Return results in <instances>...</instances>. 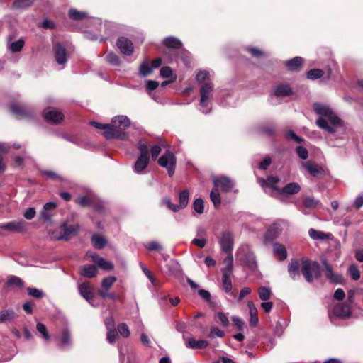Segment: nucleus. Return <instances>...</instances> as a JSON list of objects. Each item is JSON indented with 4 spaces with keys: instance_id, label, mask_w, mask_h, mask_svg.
Returning <instances> with one entry per match:
<instances>
[{
    "instance_id": "1",
    "label": "nucleus",
    "mask_w": 363,
    "mask_h": 363,
    "mask_svg": "<svg viewBox=\"0 0 363 363\" xmlns=\"http://www.w3.org/2000/svg\"><path fill=\"white\" fill-rule=\"evenodd\" d=\"M287 268L289 275L294 281L299 280L302 274L307 283L312 284L322 276L320 264L307 257H303L301 262L296 259H291Z\"/></svg>"
},
{
    "instance_id": "2",
    "label": "nucleus",
    "mask_w": 363,
    "mask_h": 363,
    "mask_svg": "<svg viewBox=\"0 0 363 363\" xmlns=\"http://www.w3.org/2000/svg\"><path fill=\"white\" fill-rule=\"evenodd\" d=\"M130 125V119L125 116H118L112 118L109 123V128L103 133L104 137L107 140L118 139L127 140L128 134L125 129Z\"/></svg>"
},
{
    "instance_id": "3",
    "label": "nucleus",
    "mask_w": 363,
    "mask_h": 363,
    "mask_svg": "<svg viewBox=\"0 0 363 363\" xmlns=\"http://www.w3.org/2000/svg\"><path fill=\"white\" fill-rule=\"evenodd\" d=\"M224 263L226 266L222 269L223 288L226 293H229L233 288L230 277L233 270V258L231 256H228L224 259Z\"/></svg>"
},
{
    "instance_id": "4",
    "label": "nucleus",
    "mask_w": 363,
    "mask_h": 363,
    "mask_svg": "<svg viewBox=\"0 0 363 363\" xmlns=\"http://www.w3.org/2000/svg\"><path fill=\"white\" fill-rule=\"evenodd\" d=\"M158 164L167 170L168 175L172 177L175 172L177 157L170 150L165 152L158 159Z\"/></svg>"
},
{
    "instance_id": "5",
    "label": "nucleus",
    "mask_w": 363,
    "mask_h": 363,
    "mask_svg": "<svg viewBox=\"0 0 363 363\" xmlns=\"http://www.w3.org/2000/svg\"><path fill=\"white\" fill-rule=\"evenodd\" d=\"M313 110L317 114L326 117L332 125H341L342 120L328 106L315 103L313 105Z\"/></svg>"
},
{
    "instance_id": "6",
    "label": "nucleus",
    "mask_w": 363,
    "mask_h": 363,
    "mask_svg": "<svg viewBox=\"0 0 363 363\" xmlns=\"http://www.w3.org/2000/svg\"><path fill=\"white\" fill-rule=\"evenodd\" d=\"M219 244L222 252L228 254V256H231L233 258L232 251L233 249L234 238L232 233L230 231L223 232L219 240Z\"/></svg>"
},
{
    "instance_id": "7",
    "label": "nucleus",
    "mask_w": 363,
    "mask_h": 363,
    "mask_svg": "<svg viewBox=\"0 0 363 363\" xmlns=\"http://www.w3.org/2000/svg\"><path fill=\"white\" fill-rule=\"evenodd\" d=\"M79 228V225H67L66 223H63L61 225V234L58 236H55L54 235V233H52L51 238L56 240L68 241L72 235H76L78 233Z\"/></svg>"
},
{
    "instance_id": "8",
    "label": "nucleus",
    "mask_w": 363,
    "mask_h": 363,
    "mask_svg": "<svg viewBox=\"0 0 363 363\" xmlns=\"http://www.w3.org/2000/svg\"><path fill=\"white\" fill-rule=\"evenodd\" d=\"M116 46L120 52L126 56H131L134 52L133 42L126 37H119L116 40Z\"/></svg>"
},
{
    "instance_id": "9",
    "label": "nucleus",
    "mask_w": 363,
    "mask_h": 363,
    "mask_svg": "<svg viewBox=\"0 0 363 363\" xmlns=\"http://www.w3.org/2000/svg\"><path fill=\"white\" fill-rule=\"evenodd\" d=\"M55 58L57 64L65 65L68 60V52L65 46L61 43H56L53 45Z\"/></svg>"
},
{
    "instance_id": "10",
    "label": "nucleus",
    "mask_w": 363,
    "mask_h": 363,
    "mask_svg": "<svg viewBox=\"0 0 363 363\" xmlns=\"http://www.w3.org/2000/svg\"><path fill=\"white\" fill-rule=\"evenodd\" d=\"M303 166L307 172L313 177H318L320 175L326 174L325 170L319 164L312 161H308L303 163Z\"/></svg>"
},
{
    "instance_id": "11",
    "label": "nucleus",
    "mask_w": 363,
    "mask_h": 363,
    "mask_svg": "<svg viewBox=\"0 0 363 363\" xmlns=\"http://www.w3.org/2000/svg\"><path fill=\"white\" fill-rule=\"evenodd\" d=\"M78 290L79 294L87 301L93 300L94 297V288L89 281L79 284Z\"/></svg>"
},
{
    "instance_id": "12",
    "label": "nucleus",
    "mask_w": 363,
    "mask_h": 363,
    "mask_svg": "<svg viewBox=\"0 0 363 363\" xmlns=\"http://www.w3.org/2000/svg\"><path fill=\"white\" fill-rule=\"evenodd\" d=\"M333 313L339 318H349L351 315L350 306L345 302L337 303L333 308Z\"/></svg>"
},
{
    "instance_id": "13",
    "label": "nucleus",
    "mask_w": 363,
    "mask_h": 363,
    "mask_svg": "<svg viewBox=\"0 0 363 363\" xmlns=\"http://www.w3.org/2000/svg\"><path fill=\"white\" fill-rule=\"evenodd\" d=\"M213 184L215 188L220 186L224 192L230 191L234 186L233 181L229 177L225 176L213 179Z\"/></svg>"
},
{
    "instance_id": "14",
    "label": "nucleus",
    "mask_w": 363,
    "mask_h": 363,
    "mask_svg": "<svg viewBox=\"0 0 363 363\" xmlns=\"http://www.w3.org/2000/svg\"><path fill=\"white\" fill-rule=\"evenodd\" d=\"M44 118L46 121L53 124L60 123L64 118L63 113L55 109L45 111Z\"/></svg>"
},
{
    "instance_id": "15",
    "label": "nucleus",
    "mask_w": 363,
    "mask_h": 363,
    "mask_svg": "<svg viewBox=\"0 0 363 363\" xmlns=\"http://www.w3.org/2000/svg\"><path fill=\"white\" fill-rule=\"evenodd\" d=\"M213 90V86L208 82H205L200 89V106L202 107L208 106V100L211 92Z\"/></svg>"
},
{
    "instance_id": "16",
    "label": "nucleus",
    "mask_w": 363,
    "mask_h": 363,
    "mask_svg": "<svg viewBox=\"0 0 363 363\" xmlns=\"http://www.w3.org/2000/svg\"><path fill=\"white\" fill-rule=\"evenodd\" d=\"M304 60L301 57H295L285 62V66L289 71L299 72L302 69Z\"/></svg>"
},
{
    "instance_id": "17",
    "label": "nucleus",
    "mask_w": 363,
    "mask_h": 363,
    "mask_svg": "<svg viewBox=\"0 0 363 363\" xmlns=\"http://www.w3.org/2000/svg\"><path fill=\"white\" fill-rule=\"evenodd\" d=\"M301 191V186L296 182H291L281 188L279 194L283 195H293Z\"/></svg>"
},
{
    "instance_id": "18",
    "label": "nucleus",
    "mask_w": 363,
    "mask_h": 363,
    "mask_svg": "<svg viewBox=\"0 0 363 363\" xmlns=\"http://www.w3.org/2000/svg\"><path fill=\"white\" fill-rule=\"evenodd\" d=\"M162 44L167 48H172L174 50H179L183 46L182 41L173 36H169L164 38Z\"/></svg>"
},
{
    "instance_id": "19",
    "label": "nucleus",
    "mask_w": 363,
    "mask_h": 363,
    "mask_svg": "<svg viewBox=\"0 0 363 363\" xmlns=\"http://www.w3.org/2000/svg\"><path fill=\"white\" fill-rule=\"evenodd\" d=\"M281 229L276 224L269 227L267 230L264 236V240L267 242H272L276 239L281 233Z\"/></svg>"
},
{
    "instance_id": "20",
    "label": "nucleus",
    "mask_w": 363,
    "mask_h": 363,
    "mask_svg": "<svg viewBox=\"0 0 363 363\" xmlns=\"http://www.w3.org/2000/svg\"><path fill=\"white\" fill-rule=\"evenodd\" d=\"M149 162L150 156L139 155L134 165V171L137 173L142 172L147 167Z\"/></svg>"
},
{
    "instance_id": "21",
    "label": "nucleus",
    "mask_w": 363,
    "mask_h": 363,
    "mask_svg": "<svg viewBox=\"0 0 363 363\" xmlns=\"http://www.w3.org/2000/svg\"><path fill=\"white\" fill-rule=\"evenodd\" d=\"M292 94L293 90L289 84H279L274 89V95L277 97H286Z\"/></svg>"
},
{
    "instance_id": "22",
    "label": "nucleus",
    "mask_w": 363,
    "mask_h": 363,
    "mask_svg": "<svg viewBox=\"0 0 363 363\" xmlns=\"http://www.w3.org/2000/svg\"><path fill=\"white\" fill-rule=\"evenodd\" d=\"M97 268L94 264H87L80 267V274L84 277L93 278L97 274Z\"/></svg>"
},
{
    "instance_id": "23",
    "label": "nucleus",
    "mask_w": 363,
    "mask_h": 363,
    "mask_svg": "<svg viewBox=\"0 0 363 363\" xmlns=\"http://www.w3.org/2000/svg\"><path fill=\"white\" fill-rule=\"evenodd\" d=\"M0 228L10 232H21L23 230V224L21 222L12 221L0 225Z\"/></svg>"
},
{
    "instance_id": "24",
    "label": "nucleus",
    "mask_w": 363,
    "mask_h": 363,
    "mask_svg": "<svg viewBox=\"0 0 363 363\" xmlns=\"http://www.w3.org/2000/svg\"><path fill=\"white\" fill-rule=\"evenodd\" d=\"M186 345L188 348L191 349H205L209 343L204 340H196L194 338H189Z\"/></svg>"
},
{
    "instance_id": "25",
    "label": "nucleus",
    "mask_w": 363,
    "mask_h": 363,
    "mask_svg": "<svg viewBox=\"0 0 363 363\" xmlns=\"http://www.w3.org/2000/svg\"><path fill=\"white\" fill-rule=\"evenodd\" d=\"M247 306L250 309V327H255L259 322L257 310L252 301H248Z\"/></svg>"
},
{
    "instance_id": "26",
    "label": "nucleus",
    "mask_w": 363,
    "mask_h": 363,
    "mask_svg": "<svg viewBox=\"0 0 363 363\" xmlns=\"http://www.w3.org/2000/svg\"><path fill=\"white\" fill-rule=\"evenodd\" d=\"M274 254L279 257V260L283 261L287 258V251L284 245L275 242L273 245Z\"/></svg>"
},
{
    "instance_id": "27",
    "label": "nucleus",
    "mask_w": 363,
    "mask_h": 363,
    "mask_svg": "<svg viewBox=\"0 0 363 363\" xmlns=\"http://www.w3.org/2000/svg\"><path fill=\"white\" fill-rule=\"evenodd\" d=\"M93 246L98 250L103 249L107 244L106 240L101 235L94 234L91 238Z\"/></svg>"
},
{
    "instance_id": "28",
    "label": "nucleus",
    "mask_w": 363,
    "mask_h": 363,
    "mask_svg": "<svg viewBox=\"0 0 363 363\" xmlns=\"http://www.w3.org/2000/svg\"><path fill=\"white\" fill-rule=\"evenodd\" d=\"M69 17L73 21H82L88 18V13L71 9L69 11Z\"/></svg>"
},
{
    "instance_id": "29",
    "label": "nucleus",
    "mask_w": 363,
    "mask_h": 363,
    "mask_svg": "<svg viewBox=\"0 0 363 363\" xmlns=\"http://www.w3.org/2000/svg\"><path fill=\"white\" fill-rule=\"evenodd\" d=\"M10 111L13 114H14L17 118L18 117H24L29 115V111L26 109L23 108L19 105L13 104L10 106Z\"/></svg>"
},
{
    "instance_id": "30",
    "label": "nucleus",
    "mask_w": 363,
    "mask_h": 363,
    "mask_svg": "<svg viewBox=\"0 0 363 363\" xmlns=\"http://www.w3.org/2000/svg\"><path fill=\"white\" fill-rule=\"evenodd\" d=\"M6 285L8 287L16 286L19 289H22L24 286V282L18 277L9 276L7 279Z\"/></svg>"
},
{
    "instance_id": "31",
    "label": "nucleus",
    "mask_w": 363,
    "mask_h": 363,
    "mask_svg": "<svg viewBox=\"0 0 363 363\" xmlns=\"http://www.w3.org/2000/svg\"><path fill=\"white\" fill-rule=\"evenodd\" d=\"M210 198L216 208H218L221 203V198L218 188L213 187L210 194Z\"/></svg>"
},
{
    "instance_id": "32",
    "label": "nucleus",
    "mask_w": 363,
    "mask_h": 363,
    "mask_svg": "<svg viewBox=\"0 0 363 363\" xmlns=\"http://www.w3.org/2000/svg\"><path fill=\"white\" fill-rule=\"evenodd\" d=\"M189 192L187 189H184L180 192L179 198V204L178 205V206H179V210L182 208H184L187 206L189 203Z\"/></svg>"
},
{
    "instance_id": "33",
    "label": "nucleus",
    "mask_w": 363,
    "mask_h": 363,
    "mask_svg": "<svg viewBox=\"0 0 363 363\" xmlns=\"http://www.w3.org/2000/svg\"><path fill=\"white\" fill-rule=\"evenodd\" d=\"M35 1V0H15L12 6L16 9H26L31 6Z\"/></svg>"
},
{
    "instance_id": "34",
    "label": "nucleus",
    "mask_w": 363,
    "mask_h": 363,
    "mask_svg": "<svg viewBox=\"0 0 363 363\" xmlns=\"http://www.w3.org/2000/svg\"><path fill=\"white\" fill-rule=\"evenodd\" d=\"M244 262L247 267L251 270H255L257 268V262L253 254L247 253L245 256Z\"/></svg>"
},
{
    "instance_id": "35",
    "label": "nucleus",
    "mask_w": 363,
    "mask_h": 363,
    "mask_svg": "<svg viewBox=\"0 0 363 363\" xmlns=\"http://www.w3.org/2000/svg\"><path fill=\"white\" fill-rule=\"evenodd\" d=\"M316 124L320 128L325 130L330 133H335L336 132V129L334 127L329 125L327 121L322 117L317 120Z\"/></svg>"
},
{
    "instance_id": "36",
    "label": "nucleus",
    "mask_w": 363,
    "mask_h": 363,
    "mask_svg": "<svg viewBox=\"0 0 363 363\" xmlns=\"http://www.w3.org/2000/svg\"><path fill=\"white\" fill-rule=\"evenodd\" d=\"M324 73V71L321 69H312L307 72L306 77L311 80H315L321 78Z\"/></svg>"
},
{
    "instance_id": "37",
    "label": "nucleus",
    "mask_w": 363,
    "mask_h": 363,
    "mask_svg": "<svg viewBox=\"0 0 363 363\" xmlns=\"http://www.w3.org/2000/svg\"><path fill=\"white\" fill-rule=\"evenodd\" d=\"M16 318V313L11 310H3L0 312V323Z\"/></svg>"
},
{
    "instance_id": "38",
    "label": "nucleus",
    "mask_w": 363,
    "mask_h": 363,
    "mask_svg": "<svg viewBox=\"0 0 363 363\" xmlns=\"http://www.w3.org/2000/svg\"><path fill=\"white\" fill-rule=\"evenodd\" d=\"M309 235L313 240H325L328 239L331 235L311 228L309 230Z\"/></svg>"
},
{
    "instance_id": "39",
    "label": "nucleus",
    "mask_w": 363,
    "mask_h": 363,
    "mask_svg": "<svg viewBox=\"0 0 363 363\" xmlns=\"http://www.w3.org/2000/svg\"><path fill=\"white\" fill-rule=\"evenodd\" d=\"M116 281V277L113 276H109L103 279L101 281V286L106 291L109 290L113 284Z\"/></svg>"
},
{
    "instance_id": "40",
    "label": "nucleus",
    "mask_w": 363,
    "mask_h": 363,
    "mask_svg": "<svg viewBox=\"0 0 363 363\" xmlns=\"http://www.w3.org/2000/svg\"><path fill=\"white\" fill-rule=\"evenodd\" d=\"M97 264L101 269L106 271H111L114 268V265L112 262L106 261L102 257L99 258Z\"/></svg>"
},
{
    "instance_id": "41",
    "label": "nucleus",
    "mask_w": 363,
    "mask_h": 363,
    "mask_svg": "<svg viewBox=\"0 0 363 363\" xmlns=\"http://www.w3.org/2000/svg\"><path fill=\"white\" fill-rule=\"evenodd\" d=\"M215 320L217 322H220L224 328H227L229 325V320L227 315L223 312H218L215 315Z\"/></svg>"
},
{
    "instance_id": "42",
    "label": "nucleus",
    "mask_w": 363,
    "mask_h": 363,
    "mask_svg": "<svg viewBox=\"0 0 363 363\" xmlns=\"http://www.w3.org/2000/svg\"><path fill=\"white\" fill-rule=\"evenodd\" d=\"M259 297L262 301H267L271 296V291L265 286H261L258 289Z\"/></svg>"
},
{
    "instance_id": "43",
    "label": "nucleus",
    "mask_w": 363,
    "mask_h": 363,
    "mask_svg": "<svg viewBox=\"0 0 363 363\" xmlns=\"http://www.w3.org/2000/svg\"><path fill=\"white\" fill-rule=\"evenodd\" d=\"M92 198L88 197L86 196H83L79 197L76 201V203L83 208L90 207L91 204H92Z\"/></svg>"
},
{
    "instance_id": "44",
    "label": "nucleus",
    "mask_w": 363,
    "mask_h": 363,
    "mask_svg": "<svg viewBox=\"0 0 363 363\" xmlns=\"http://www.w3.org/2000/svg\"><path fill=\"white\" fill-rule=\"evenodd\" d=\"M304 206L307 208H315L319 203V201L315 200L314 198L307 196L303 201Z\"/></svg>"
},
{
    "instance_id": "45",
    "label": "nucleus",
    "mask_w": 363,
    "mask_h": 363,
    "mask_svg": "<svg viewBox=\"0 0 363 363\" xmlns=\"http://www.w3.org/2000/svg\"><path fill=\"white\" fill-rule=\"evenodd\" d=\"M193 208L196 213L199 214L203 213L204 211V202L203 199L201 198L196 199L193 203Z\"/></svg>"
},
{
    "instance_id": "46",
    "label": "nucleus",
    "mask_w": 363,
    "mask_h": 363,
    "mask_svg": "<svg viewBox=\"0 0 363 363\" xmlns=\"http://www.w3.org/2000/svg\"><path fill=\"white\" fill-rule=\"evenodd\" d=\"M260 131L263 134L273 136L275 135V126L273 124H267L260 127Z\"/></svg>"
},
{
    "instance_id": "47",
    "label": "nucleus",
    "mask_w": 363,
    "mask_h": 363,
    "mask_svg": "<svg viewBox=\"0 0 363 363\" xmlns=\"http://www.w3.org/2000/svg\"><path fill=\"white\" fill-rule=\"evenodd\" d=\"M36 330L42 335L43 337L45 340H49L50 339L47 328L43 323H38L36 325Z\"/></svg>"
},
{
    "instance_id": "48",
    "label": "nucleus",
    "mask_w": 363,
    "mask_h": 363,
    "mask_svg": "<svg viewBox=\"0 0 363 363\" xmlns=\"http://www.w3.org/2000/svg\"><path fill=\"white\" fill-rule=\"evenodd\" d=\"M106 60L108 61V63L113 65H115V66H118L120 65L121 64V61H120V58L118 56L117 54L111 52H109L107 55H106Z\"/></svg>"
},
{
    "instance_id": "49",
    "label": "nucleus",
    "mask_w": 363,
    "mask_h": 363,
    "mask_svg": "<svg viewBox=\"0 0 363 363\" xmlns=\"http://www.w3.org/2000/svg\"><path fill=\"white\" fill-rule=\"evenodd\" d=\"M279 181L280 179L277 177L269 176L267 177L268 186H271L272 189L277 191L278 193L279 192V190L281 189L277 186V183Z\"/></svg>"
},
{
    "instance_id": "50",
    "label": "nucleus",
    "mask_w": 363,
    "mask_h": 363,
    "mask_svg": "<svg viewBox=\"0 0 363 363\" xmlns=\"http://www.w3.org/2000/svg\"><path fill=\"white\" fill-rule=\"evenodd\" d=\"M71 344V335L67 329H64L61 335V345H69Z\"/></svg>"
},
{
    "instance_id": "51",
    "label": "nucleus",
    "mask_w": 363,
    "mask_h": 363,
    "mask_svg": "<svg viewBox=\"0 0 363 363\" xmlns=\"http://www.w3.org/2000/svg\"><path fill=\"white\" fill-rule=\"evenodd\" d=\"M152 72V68L150 65L144 62L140 66V73L143 77H146Z\"/></svg>"
},
{
    "instance_id": "52",
    "label": "nucleus",
    "mask_w": 363,
    "mask_h": 363,
    "mask_svg": "<svg viewBox=\"0 0 363 363\" xmlns=\"http://www.w3.org/2000/svg\"><path fill=\"white\" fill-rule=\"evenodd\" d=\"M40 174L43 176H46L48 178L52 180L61 181L62 177L58 175L56 172L51 170H40Z\"/></svg>"
},
{
    "instance_id": "53",
    "label": "nucleus",
    "mask_w": 363,
    "mask_h": 363,
    "mask_svg": "<svg viewBox=\"0 0 363 363\" xmlns=\"http://www.w3.org/2000/svg\"><path fill=\"white\" fill-rule=\"evenodd\" d=\"M23 45L24 41L22 39H19L11 44L10 49L13 52H18L22 50Z\"/></svg>"
},
{
    "instance_id": "54",
    "label": "nucleus",
    "mask_w": 363,
    "mask_h": 363,
    "mask_svg": "<svg viewBox=\"0 0 363 363\" xmlns=\"http://www.w3.org/2000/svg\"><path fill=\"white\" fill-rule=\"evenodd\" d=\"M118 330L123 337H128L130 335L128 326L124 323L118 325Z\"/></svg>"
},
{
    "instance_id": "55",
    "label": "nucleus",
    "mask_w": 363,
    "mask_h": 363,
    "mask_svg": "<svg viewBox=\"0 0 363 363\" xmlns=\"http://www.w3.org/2000/svg\"><path fill=\"white\" fill-rule=\"evenodd\" d=\"M295 152L302 160H306L308 157V150L303 146H297L295 149Z\"/></svg>"
},
{
    "instance_id": "56",
    "label": "nucleus",
    "mask_w": 363,
    "mask_h": 363,
    "mask_svg": "<svg viewBox=\"0 0 363 363\" xmlns=\"http://www.w3.org/2000/svg\"><path fill=\"white\" fill-rule=\"evenodd\" d=\"M322 264L325 269V275L326 278L329 279L330 277L334 274L333 267L330 264L328 263L326 259L322 260Z\"/></svg>"
},
{
    "instance_id": "57",
    "label": "nucleus",
    "mask_w": 363,
    "mask_h": 363,
    "mask_svg": "<svg viewBox=\"0 0 363 363\" xmlns=\"http://www.w3.org/2000/svg\"><path fill=\"white\" fill-rule=\"evenodd\" d=\"M138 149L140 151V155L149 156L147 145L145 141L140 140L138 145Z\"/></svg>"
},
{
    "instance_id": "58",
    "label": "nucleus",
    "mask_w": 363,
    "mask_h": 363,
    "mask_svg": "<svg viewBox=\"0 0 363 363\" xmlns=\"http://www.w3.org/2000/svg\"><path fill=\"white\" fill-rule=\"evenodd\" d=\"M349 273L351 276V277L357 281L360 278V272L358 269L357 267L354 264H352L349 267Z\"/></svg>"
},
{
    "instance_id": "59",
    "label": "nucleus",
    "mask_w": 363,
    "mask_h": 363,
    "mask_svg": "<svg viewBox=\"0 0 363 363\" xmlns=\"http://www.w3.org/2000/svg\"><path fill=\"white\" fill-rule=\"evenodd\" d=\"M215 336L218 337H223L225 336V333L223 330H220L217 327H212L208 334V337L210 338H213Z\"/></svg>"
},
{
    "instance_id": "60",
    "label": "nucleus",
    "mask_w": 363,
    "mask_h": 363,
    "mask_svg": "<svg viewBox=\"0 0 363 363\" xmlns=\"http://www.w3.org/2000/svg\"><path fill=\"white\" fill-rule=\"evenodd\" d=\"M28 295L35 297L36 298H41L43 296V293L41 290L35 288L28 287L27 289Z\"/></svg>"
},
{
    "instance_id": "61",
    "label": "nucleus",
    "mask_w": 363,
    "mask_h": 363,
    "mask_svg": "<svg viewBox=\"0 0 363 363\" xmlns=\"http://www.w3.org/2000/svg\"><path fill=\"white\" fill-rule=\"evenodd\" d=\"M208 79H209V73H208V72H207L206 70L199 71L196 76V81H198L199 82H204Z\"/></svg>"
},
{
    "instance_id": "62",
    "label": "nucleus",
    "mask_w": 363,
    "mask_h": 363,
    "mask_svg": "<svg viewBox=\"0 0 363 363\" xmlns=\"http://www.w3.org/2000/svg\"><path fill=\"white\" fill-rule=\"evenodd\" d=\"M160 74L162 77L168 78L172 75V69L170 67L164 66L160 69Z\"/></svg>"
},
{
    "instance_id": "63",
    "label": "nucleus",
    "mask_w": 363,
    "mask_h": 363,
    "mask_svg": "<svg viewBox=\"0 0 363 363\" xmlns=\"http://www.w3.org/2000/svg\"><path fill=\"white\" fill-rule=\"evenodd\" d=\"M272 164V158L269 156H266L264 159L260 162L259 167L262 170H266Z\"/></svg>"
},
{
    "instance_id": "64",
    "label": "nucleus",
    "mask_w": 363,
    "mask_h": 363,
    "mask_svg": "<svg viewBox=\"0 0 363 363\" xmlns=\"http://www.w3.org/2000/svg\"><path fill=\"white\" fill-rule=\"evenodd\" d=\"M161 151H162V148L160 145H153L150 148V153H151L152 158L154 160H155L157 159V157L159 156V155L160 154Z\"/></svg>"
}]
</instances>
